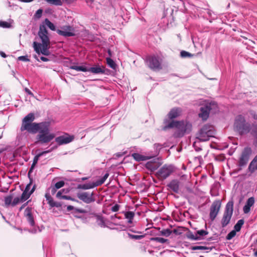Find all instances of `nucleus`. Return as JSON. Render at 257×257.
I'll list each match as a JSON object with an SVG mask.
<instances>
[{"mask_svg": "<svg viewBox=\"0 0 257 257\" xmlns=\"http://www.w3.org/2000/svg\"><path fill=\"white\" fill-rule=\"evenodd\" d=\"M38 36L41 40L42 44L37 42H33V47L35 51L38 54L40 53L45 56L50 54V39L48 36V31L44 25H40Z\"/></svg>", "mask_w": 257, "mask_h": 257, "instance_id": "1", "label": "nucleus"}, {"mask_svg": "<svg viewBox=\"0 0 257 257\" xmlns=\"http://www.w3.org/2000/svg\"><path fill=\"white\" fill-rule=\"evenodd\" d=\"M50 123L48 121L41 122L38 126L37 132L39 134L36 136V144L44 145L50 142L55 137L53 133L50 131Z\"/></svg>", "mask_w": 257, "mask_h": 257, "instance_id": "2", "label": "nucleus"}, {"mask_svg": "<svg viewBox=\"0 0 257 257\" xmlns=\"http://www.w3.org/2000/svg\"><path fill=\"white\" fill-rule=\"evenodd\" d=\"M164 123L165 125L163 127L162 130L166 131L168 128H175L177 130L175 134L178 137L183 136L185 133H189L192 129L191 123L186 121L171 120L168 122L165 120Z\"/></svg>", "mask_w": 257, "mask_h": 257, "instance_id": "3", "label": "nucleus"}, {"mask_svg": "<svg viewBox=\"0 0 257 257\" xmlns=\"http://www.w3.org/2000/svg\"><path fill=\"white\" fill-rule=\"evenodd\" d=\"M35 118V115L33 113H30L26 115L22 120L20 128L21 131L22 132L27 131L28 133L33 134L37 133V129L41 124V122H33Z\"/></svg>", "mask_w": 257, "mask_h": 257, "instance_id": "4", "label": "nucleus"}, {"mask_svg": "<svg viewBox=\"0 0 257 257\" xmlns=\"http://www.w3.org/2000/svg\"><path fill=\"white\" fill-rule=\"evenodd\" d=\"M234 127L241 135L248 133L251 128L250 124L246 122L244 116L241 115H238L236 117Z\"/></svg>", "mask_w": 257, "mask_h": 257, "instance_id": "5", "label": "nucleus"}, {"mask_svg": "<svg viewBox=\"0 0 257 257\" xmlns=\"http://www.w3.org/2000/svg\"><path fill=\"white\" fill-rule=\"evenodd\" d=\"M214 134V127L209 124L204 125L196 134V139L199 141L205 142L213 137Z\"/></svg>", "mask_w": 257, "mask_h": 257, "instance_id": "6", "label": "nucleus"}, {"mask_svg": "<svg viewBox=\"0 0 257 257\" xmlns=\"http://www.w3.org/2000/svg\"><path fill=\"white\" fill-rule=\"evenodd\" d=\"M218 110L217 103L214 101L207 103L205 105L200 108V112L199 114L200 117L203 120H206L209 116V112L215 113Z\"/></svg>", "mask_w": 257, "mask_h": 257, "instance_id": "7", "label": "nucleus"}, {"mask_svg": "<svg viewBox=\"0 0 257 257\" xmlns=\"http://www.w3.org/2000/svg\"><path fill=\"white\" fill-rule=\"evenodd\" d=\"M176 170L175 167L173 165L165 164L156 173V176L160 180H164L169 177Z\"/></svg>", "mask_w": 257, "mask_h": 257, "instance_id": "8", "label": "nucleus"}, {"mask_svg": "<svg viewBox=\"0 0 257 257\" xmlns=\"http://www.w3.org/2000/svg\"><path fill=\"white\" fill-rule=\"evenodd\" d=\"M233 201L230 200L226 205L225 211L221 220V225L223 227L227 226L230 222L233 213Z\"/></svg>", "mask_w": 257, "mask_h": 257, "instance_id": "9", "label": "nucleus"}, {"mask_svg": "<svg viewBox=\"0 0 257 257\" xmlns=\"http://www.w3.org/2000/svg\"><path fill=\"white\" fill-rule=\"evenodd\" d=\"M109 176V174L106 173L100 179L97 180L95 182H89L84 184H79L77 188L79 189L87 190L93 188L95 187L101 185Z\"/></svg>", "mask_w": 257, "mask_h": 257, "instance_id": "10", "label": "nucleus"}, {"mask_svg": "<svg viewBox=\"0 0 257 257\" xmlns=\"http://www.w3.org/2000/svg\"><path fill=\"white\" fill-rule=\"evenodd\" d=\"M147 63L149 67L153 70H160L161 69V62L158 57L150 56L147 58Z\"/></svg>", "mask_w": 257, "mask_h": 257, "instance_id": "11", "label": "nucleus"}, {"mask_svg": "<svg viewBox=\"0 0 257 257\" xmlns=\"http://www.w3.org/2000/svg\"><path fill=\"white\" fill-rule=\"evenodd\" d=\"M221 205V202L219 200H215L212 203L210 207L209 214L210 218L212 221H213L217 216L220 210Z\"/></svg>", "mask_w": 257, "mask_h": 257, "instance_id": "12", "label": "nucleus"}, {"mask_svg": "<svg viewBox=\"0 0 257 257\" xmlns=\"http://www.w3.org/2000/svg\"><path fill=\"white\" fill-rule=\"evenodd\" d=\"M251 154V150L250 148L246 147L244 149L238 162L239 167H243L247 164Z\"/></svg>", "mask_w": 257, "mask_h": 257, "instance_id": "13", "label": "nucleus"}, {"mask_svg": "<svg viewBox=\"0 0 257 257\" xmlns=\"http://www.w3.org/2000/svg\"><path fill=\"white\" fill-rule=\"evenodd\" d=\"M62 30H57V33L64 37H72L75 36L74 29L70 25H65L61 27Z\"/></svg>", "mask_w": 257, "mask_h": 257, "instance_id": "14", "label": "nucleus"}, {"mask_svg": "<svg viewBox=\"0 0 257 257\" xmlns=\"http://www.w3.org/2000/svg\"><path fill=\"white\" fill-rule=\"evenodd\" d=\"M94 193H89L88 192H79L77 194V197L85 203L89 204L95 201L93 197Z\"/></svg>", "mask_w": 257, "mask_h": 257, "instance_id": "15", "label": "nucleus"}, {"mask_svg": "<svg viewBox=\"0 0 257 257\" xmlns=\"http://www.w3.org/2000/svg\"><path fill=\"white\" fill-rule=\"evenodd\" d=\"M74 139L73 136H62L58 137L55 139V141L59 145H63L70 143Z\"/></svg>", "mask_w": 257, "mask_h": 257, "instance_id": "16", "label": "nucleus"}, {"mask_svg": "<svg viewBox=\"0 0 257 257\" xmlns=\"http://www.w3.org/2000/svg\"><path fill=\"white\" fill-rule=\"evenodd\" d=\"M32 208L29 207H27L24 211V216L30 225L33 226L35 225V221L32 215Z\"/></svg>", "mask_w": 257, "mask_h": 257, "instance_id": "17", "label": "nucleus"}, {"mask_svg": "<svg viewBox=\"0 0 257 257\" xmlns=\"http://www.w3.org/2000/svg\"><path fill=\"white\" fill-rule=\"evenodd\" d=\"M53 149H54V148L51 149L49 150L42 152L38 154V155H37L34 158L33 164L30 169L28 174H30L31 173H32L33 172V170L35 165L38 163L39 158L45 154L49 153L51 152Z\"/></svg>", "mask_w": 257, "mask_h": 257, "instance_id": "18", "label": "nucleus"}, {"mask_svg": "<svg viewBox=\"0 0 257 257\" xmlns=\"http://www.w3.org/2000/svg\"><path fill=\"white\" fill-rule=\"evenodd\" d=\"M161 165V163L158 160L154 159L153 161H150L146 163V168L151 170V171H154L157 170Z\"/></svg>", "mask_w": 257, "mask_h": 257, "instance_id": "19", "label": "nucleus"}, {"mask_svg": "<svg viewBox=\"0 0 257 257\" xmlns=\"http://www.w3.org/2000/svg\"><path fill=\"white\" fill-rule=\"evenodd\" d=\"M254 201V198L253 197H251L247 200L246 204L243 208L244 213L247 214L250 211V207L253 205Z\"/></svg>", "mask_w": 257, "mask_h": 257, "instance_id": "20", "label": "nucleus"}, {"mask_svg": "<svg viewBox=\"0 0 257 257\" xmlns=\"http://www.w3.org/2000/svg\"><path fill=\"white\" fill-rule=\"evenodd\" d=\"M45 198L46 200L48 201V203L51 207H60L61 206V204L60 202H55L53 200L52 197L49 193H46Z\"/></svg>", "mask_w": 257, "mask_h": 257, "instance_id": "21", "label": "nucleus"}, {"mask_svg": "<svg viewBox=\"0 0 257 257\" xmlns=\"http://www.w3.org/2000/svg\"><path fill=\"white\" fill-rule=\"evenodd\" d=\"M180 182L177 180H173L168 185V186L175 193H178L179 191Z\"/></svg>", "mask_w": 257, "mask_h": 257, "instance_id": "22", "label": "nucleus"}, {"mask_svg": "<svg viewBox=\"0 0 257 257\" xmlns=\"http://www.w3.org/2000/svg\"><path fill=\"white\" fill-rule=\"evenodd\" d=\"M181 112V109L179 108H172L168 113L170 119H172L179 116Z\"/></svg>", "mask_w": 257, "mask_h": 257, "instance_id": "23", "label": "nucleus"}, {"mask_svg": "<svg viewBox=\"0 0 257 257\" xmlns=\"http://www.w3.org/2000/svg\"><path fill=\"white\" fill-rule=\"evenodd\" d=\"M133 158L138 162L146 161L151 159V157L148 156L142 155L139 153H133L132 155Z\"/></svg>", "mask_w": 257, "mask_h": 257, "instance_id": "24", "label": "nucleus"}, {"mask_svg": "<svg viewBox=\"0 0 257 257\" xmlns=\"http://www.w3.org/2000/svg\"><path fill=\"white\" fill-rule=\"evenodd\" d=\"M88 71L94 74H103L105 72L103 67L101 68L99 66L88 68Z\"/></svg>", "mask_w": 257, "mask_h": 257, "instance_id": "25", "label": "nucleus"}, {"mask_svg": "<svg viewBox=\"0 0 257 257\" xmlns=\"http://www.w3.org/2000/svg\"><path fill=\"white\" fill-rule=\"evenodd\" d=\"M248 170L251 173H253L257 170V155L250 163Z\"/></svg>", "mask_w": 257, "mask_h": 257, "instance_id": "26", "label": "nucleus"}, {"mask_svg": "<svg viewBox=\"0 0 257 257\" xmlns=\"http://www.w3.org/2000/svg\"><path fill=\"white\" fill-rule=\"evenodd\" d=\"M35 189V185L33 187V188L29 192H26V191H24L20 197L21 201L23 202L27 200L30 196V195L33 193Z\"/></svg>", "mask_w": 257, "mask_h": 257, "instance_id": "27", "label": "nucleus"}, {"mask_svg": "<svg viewBox=\"0 0 257 257\" xmlns=\"http://www.w3.org/2000/svg\"><path fill=\"white\" fill-rule=\"evenodd\" d=\"M213 248V247H207L206 246H202V245H195L191 247L192 250H206V252H208L211 251Z\"/></svg>", "mask_w": 257, "mask_h": 257, "instance_id": "28", "label": "nucleus"}, {"mask_svg": "<svg viewBox=\"0 0 257 257\" xmlns=\"http://www.w3.org/2000/svg\"><path fill=\"white\" fill-rule=\"evenodd\" d=\"M95 218L96 222L97 223V225L101 227H104L105 226V220L102 216L96 215L95 216Z\"/></svg>", "mask_w": 257, "mask_h": 257, "instance_id": "29", "label": "nucleus"}, {"mask_svg": "<svg viewBox=\"0 0 257 257\" xmlns=\"http://www.w3.org/2000/svg\"><path fill=\"white\" fill-rule=\"evenodd\" d=\"M70 68L77 71L87 72L88 70V68L85 66L72 65L70 67Z\"/></svg>", "mask_w": 257, "mask_h": 257, "instance_id": "30", "label": "nucleus"}, {"mask_svg": "<svg viewBox=\"0 0 257 257\" xmlns=\"http://www.w3.org/2000/svg\"><path fill=\"white\" fill-rule=\"evenodd\" d=\"M124 215L125 218L128 219V222L130 223H132V220L135 216L134 212L132 211H127L125 212Z\"/></svg>", "mask_w": 257, "mask_h": 257, "instance_id": "31", "label": "nucleus"}, {"mask_svg": "<svg viewBox=\"0 0 257 257\" xmlns=\"http://www.w3.org/2000/svg\"><path fill=\"white\" fill-rule=\"evenodd\" d=\"M208 233V232L207 231L204 230L203 229H201V230L197 231V232H196L195 234H196V235L198 236L197 237H199V240H200V239H202L203 236L207 235Z\"/></svg>", "mask_w": 257, "mask_h": 257, "instance_id": "32", "label": "nucleus"}, {"mask_svg": "<svg viewBox=\"0 0 257 257\" xmlns=\"http://www.w3.org/2000/svg\"><path fill=\"white\" fill-rule=\"evenodd\" d=\"M13 199V195H9V196H7L5 197V203L6 206H9L10 205H12V202H13L12 201Z\"/></svg>", "mask_w": 257, "mask_h": 257, "instance_id": "33", "label": "nucleus"}, {"mask_svg": "<svg viewBox=\"0 0 257 257\" xmlns=\"http://www.w3.org/2000/svg\"><path fill=\"white\" fill-rule=\"evenodd\" d=\"M186 236L188 238L193 240H199V237H197V235H196V234H193L191 232H188L186 234Z\"/></svg>", "mask_w": 257, "mask_h": 257, "instance_id": "34", "label": "nucleus"}, {"mask_svg": "<svg viewBox=\"0 0 257 257\" xmlns=\"http://www.w3.org/2000/svg\"><path fill=\"white\" fill-rule=\"evenodd\" d=\"M48 4L55 6H61L62 2L61 0H45Z\"/></svg>", "mask_w": 257, "mask_h": 257, "instance_id": "35", "label": "nucleus"}, {"mask_svg": "<svg viewBox=\"0 0 257 257\" xmlns=\"http://www.w3.org/2000/svg\"><path fill=\"white\" fill-rule=\"evenodd\" d=\"M151 240L155 241L161 243H164L168 241V240L167 239L159 237H152L151 238Z\"/></svg>", "mask_w": 257, "mask_h": 257, "instance_id": "36", "label": "nucleus"}, {"mask_svg": "<svg viewBox=\"0 0 257 257\" xmlns=\"http://www.w3.org/2000/svg\"><path fill=\"white\" fill-rule=\"evenodd\" d=\"M243 223H244L243 220H242V219L239 220L237 221V222L236 223V224L234 225V229L236 231H239L240 230L242 225L243 224Z\"/></svg>", "mask_w": 257, "mask_h": 257, "instance_id": "37", "label": "nucleus"}, {"mask_svg": "<svg viewBox=\"0 0 257 257\" xmlns=\"http://www.w3.org/2000/svg\"><path fill=\"white\" fill-rule=\"evenodd\" d=\"M45 24L49 27L51 30L55 31V26L54 25L51 23L48 19H46L44 21Z\"/></svg>", "mask_w": 257, "mask_h": 257, "instance_id": "38", "label": "nucleus"}, {"mask_svg": "<svg viewBox=\"0 0 257 257\" xmlns=\"http://www.w3.org/2000/svg\"><path fill=\"white\" fill-rule=\"evenodd\" d=\"M107 64L111 68L115 69L116 67V64L110 58H106Z\"/></svg>", "mask_w": 257, "mask_h": 257, "instance_id": "39", "label": "nucleus"}, {"mask_svg": "<svg viewBox=\"0 0 257 257\" xmlns=\"http://www.w3.org/2000/svg\"><path fill=\"white\" fill-rule=\"evenodd\" d=\"M172 233V231L169 229H163L161 231L162 235L165 236H169Z\"/></svg>", "mask_w": 257, "mask_h": 257, "instance_id": "40", "label": "nucleus"}, {"mask_svg": "<svg viewBox=\"0 0 257 257\" xmlns=\"http://www.w3.org/2000/svg\"><path fill=\"white\" fill-rule=\"evenodd\" d=\"M180 55L183 58L190 57L193 56V54L185 51H182L180 53Z\"/></svg>", "mask_w": 257, "mask_h": 257, "instance_id": "41", "label": "nucleus"}, {"mask_svg": "<svg viewBox=\"0 0 257 257\" xmlns=\"http://www.w3.org/2000/svg\"><path fill=\"white\" fill-rule=\"evenodd\" d=\"M128 235L131 238L134 239H142L144 237V235H134V234H130L129 233H128Z\"/></svg>", "mask_w": 257, "mask_h": 257, "instance_id": "42", "label": "nucleus"}, {"mask_svg": "<svg viewBox=\"0 0 257 257\" xmlns=\"http://www.w3.org/2000/svg\"><path fill=\"white\" fill-rule=\"evenodd\" d=\"M20 202H23L22 201H21V198L19 197H17L15 198L12 202V206H15L18 204H19Z\"/></svg>", "mask_w": 257, "mask_h": 257, "instance_id": "43", "label": "nucleus"}, {"mask_svg": "<svg viewBox=\"0 0 257 257\" xmlns=\"http://www.w3.org/2000/svg\"><path fill=\"white\" fill-rule=\"evenodd\" d=\"M0 27L4 28H10L11 25L7 22L1 21Z\"/></svg>", "mask_w": 257, "mask_h": 257, "instance_id": "44", "label": "nucleus"}, {"mask_svg": "<svg viewBox=\"0 0 257 257\" xmlns=\"http://www.w3.org/2000/svg\"><path fill=\"white\" fill-rule=\"evenodd\" d=\"M65 182L63 181H60L58 182H57L54 186L55 188L57 189L61 188V187H63L64 186Z\"/></svg>", "mask_w": 257, "mask_h": 257, "instance_id": "45", "label": "nucleus"}, {"mask_svg": "<svg viewBox=\"0 0 257 257\" xmlns=\"http://www.w3.org/2000/svg\"><path fill=\"white\" fill-rule=\"evenodd\" d=\"M236 234V232L234 230H232L227 235L226 238L228 240H230Z\"/></svg>", "mask_w": 257, "mask_h": 257, "instance_id": "46", "label": "nucleus"}, {"mask_svg": "<svg viewBox=\"0 0 257 257\" xmlns=\"http://www.w3.org/2000/svg\"><path fill=\"white\" fill-rule=\"evenodd\" d=\"M18 59L20 61H25V62H28L30 60L28 58V56H22L18 57Z\"/></svg>", "mask_w": 257, "mask_h": 257, "instance_id": "47", "label": "nucleus"}, {"mask_svg": "<svg viewBox=\"0 0 257 257\" xmlns=\"http://www.w3.org/2000/svg\"><path fill=\"white\" fill-rule=\"evenodd\" d=\"M43 11L41 9H39L37 11L36 13H35V17L39 18L41 17Z\"/></svg>", "mask_w": 257, "mask_h": 257, "instance_id": "48", "label": "nucleus"}, {"mask_svg": "<svg viewBox=\"0 0 257 257\" xmlns=\"http://www.w3.org/2000/svg\"><path fill=\"white\" fill-rule=\"evenodd\" d=\"M120 206L118 204H115L111 208V210L113 212L117 211L119 209Z\"/></svg>", "mask_w": 257, "mask_h": 257, "instance_id": "49", "label": "nucleus"}, {"mask_svg": "<svg viewBox=\"0 0 257 257\" xmlns=\"http://www.w3.org/2000/svg\"><path fill=\"white\" fill-rule=\"evenodd\" d=\"M49 190H50L51 193L52 195H54L57 191V189L55 188V187L54 186H51L49 189Z\"/></svg>", "mask_w": 257, "mask_h": 257, "instance_id": "50", "label": "nucleus"}, {"mask_svg": "<svg viewBox=\"0 0 257 257\" xmlns=\"http://www.w3.org/2000/svg\"><path fill=\"white\" fill-rule=\"evenodd\" d=\"M200 142V141H199L198 140H196V141L194 143L193 146H194V148L195 149V150L196 151H199L201 150V149L200 147H197L196 146L197 143H198V142Z\"/></svg>", "mask_w": 257, "mask_h": 257, "instance_id": "51", "label": "nucleus"}, {"mask_svg": "<svg viewBox=\"0 0 257 257\" xmlns=\"http://www.w3.org/2000/svg\"><path fill=\"white\" fill-rule=\"evenodd\" d=\"M62 190H60L59 192H58L56 194L57 198H58L59 199H62V196H63V195H62Z\"/></svg>", "mask_w": 257, "mask_h": 257, "instance_id": "52", "label": "nucleus"}, {"mask_svg": "<svg viewBox=\"0 0 257 257\" xmlns=\"http://www.w3.org/2000/svg\"><path fill=\"white\" fill-rule=\"evenodd\" d=\"M62 198L66 200H74V199L72 198H71V197L66 195H63V196H62Z\"/></svg>", "mask_w": 257, "mask_h": 257, "instance_id": "53", "label": "nucleus"}, {"mask_svg": "<svg viewBox=\"0 0 257 257\" xmlns=\"http://www.w3.org/2000/svg\"><path fill=\"white\" fill-rule=\"evenodd\" d=\"M252 133L254 136V137L256 138V136H257V126L253 128V129L252 131Z\"/></svg>", "mask_w": 257, "mask_h": 257, "instance_id": "54", "label": "nucleus"}, {"mask_svg": "<svg viewBox=\"0 0 257 257\" xmlns=\"http://www.w3.org/2000/svg\"><path fill=\"white\" fill-rule=\"evenodd\" d=\"M31 186V183H29L28 184L24 191H26V192H29V190L30 189Z\"/></svg>", "mask_w": 257, "mask_h": 257, "instance_id": "55", "label": "nucleus"}, {"mask_svg": "<svg viewBox=\"0 0 257 257\" xmlns=\"http://www.w3.org/2000/svg\"><path fill=\"white\" fill-rule=\"evenodd\" d=\"M40 59L44 62H47L49 60V59L45 57L41 56L40 57Z\"/></svg>", "mask_w": 257, "mask_h": 257, "instance_id": "56", "label": "nucleus"}, {"mask_svg": "<svg viewBox=\"0 0 257 257\" xmlns=\"http://www.w3.org/2000/svg\"><path fill=\"white\" fill-rule=\"evenodd\" d=\"M25 91L29 95H33V93L27 88H25Z\"/></svg>", "mask_w": 257, "mask_h": 257, "instance_id": "57", "label": "nucleus"}, {"mask_svg": "<svg viewBox=\"0 0 257 257\" xmlns=\"http://www.w3.org/2000/svg\"><path fill=\"white\" fill-rule=\"evenodd\" d=\"M155 147L156 148L157 150H159L161 148V145L159 144H155L154 145Z\"/></svg>", "mask_w": 257, "mask_h": 257, "instance_id": "58", "label": "nucleus"}, {"mask_svg": "<svg viewBox=\"0 0 257 257\" xmlns=\"http://www.w3.org/2000/svg\"><path fill=\"white\" fill-rule=\"evenodd\" d=\"M251 115L252 116L253 118L257 120V113H255L253 112H252L251 113Z\"/></svg>", "mask_w": 257, "mask_h": 257, "instance_id": "59", "label": "nucleus"}, {"mask_svg": "<svg viewBox=\"0 0 257 257\" xmlns=\"http://www.w3.org/2000/svg\"><path fill=\"white\" fill-rule=\"evenodd\" d=\"M74 207L73 206L69 205L67 207V209L68 211H71L73 210Z\"/></svg>", "mask_w": 257, "mask_h": 257, "instance_id": "60", "label": "nucleus"}, {"mask_svg": "<svg viewBox=\"0 0 257 257\" xmlns=\"http://www.w3.org/2000/svg\"><path fill=\"white\" fill-rule=\"evenodd\" d=\"M28 203V202L24 203L20 208V211H21L26 205H27Z\"/></svg>", "mask_w": 257, "mask_h": 257, "instance_id": "61", "label": "nucleus"}, {"mask_svg": "<svg viewBox=\"0 0 257 257\" xmlns=\"http://www.w3.org/2000/svg\"><path fill=\"white\" fill-rule=\"evenodd\" d=\"M0 55L3 58H6L7 57V55H6V54L4 52H2V51L0 52Z\"/></svg>", "mask_w": 257, "mask_h": 257, "instance_id": "62", "label": "nucleus"}, {"mask_svg": "<svg viewBox=\"0 0 257 257\" xmlns=\"http://www.w3.org/2000/svg\"><path fill=\"white\" fill-rule=\"evenodd\" d=\"M3 130L2 128H0V139L3 137Z\"/></svg>", "mask_w": 257, "mask_h": 257, "instance_id": "63", "label": "nucleus"}, {"mask_svg": "<svg viewBox=\"0 0 257 257\" xmlns=\"http://www.w3.org/2000/svg\"><path fill=\"white\" fill-rule=\"evenodd\" d=\"M33 0H20L21 2L24 3H29L32 2Z\"/></svg>", "mask_w": 257, "mask_h": 257, "instance_id": "64", "label": "nucleus"}]
</instances>
